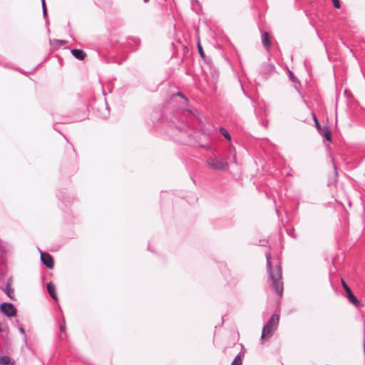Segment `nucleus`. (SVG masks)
I'll list each match as a JSON object with an SVG mask.
<instances>
[{
	"mask_svg": "<svg viewBox=\"0 0 365 365\" xmlns=\"http://www.w3.org/2000/svg\"><path fill=\"white\" fill-rule=\"evenodd\" d=\"M266 262H267V272L268 277L272 281L271 288L272 289L279 297L283 294L284 287L282 282V270L280 262L276 266L277 275L274 274L272 269V264L271 261V255L269 252H267L266 255Z\"/></svg>",
	"mask_w": 365,
	"mask_h": 365,
	"instance_id": "nucleus-1",
	"label": "nucleus"
},
{
	"mask_svg": "<svg viewBox=\"0 0 365 365\" xmlns=\"http://www.w3.org/2000/svg\"><path fill=\"white\" fill-rule=\"evenodd\" d=\"M279 322V315L276 313L272 314L269 320L262 327V336L260 338L262 343L268 340L273 336L274 331L278 327Z\"/></svg>",
	"mask_w": 365,
	"mask_h": 365,
	"instance_id": "nucleus-2",
	"label": "nucleus"
},
{
	"mask_svg": "<svg viewBox=\"0 0 365 365\" xmlns=\"http://www.w3.org/2000/svg\"><path fill=\"white\" fill-rule=\"evenodd\" d=\"M232 138L230 135V157L232 156V161H230V174L232 175V178L235 180H238L241 177V170L237 160V155L235 148L231 143Z\"/></svg>",
	"mask_w": 365,
	"mask_h": 365,
	"instance_id": "nucleus-3",
	"label": "nucleus"
},
{
	"mask_svg": "<svg viewBox=\"0 0 365 365\" xmlns=\"http://www.w3.org/2000/svg\"><path fill=\"white\" fill-rule=\"evenodd\" d=\"M212 154L213 156H210L206 160L207 166L210 169L215 170H222L225 169L227 165V159L225 158H222L220 155L214 154L213 152Z\"/></svg>",
	"mask_w": 365,
	"mask_h": 365,
	"instance_id": "nucleus-4",
	"label": "nucleus"
},
{
	"mask_svg": "<svg viewBox=\"0 0 365 365\" xmlns=\"http://www.w3.org/2000/svg\"><path fill=\"white\" fill-rule=\"evenodd\" d=\"M275 72V66L273 63L270 62L269 58L267 59V61L262 63L259 69V74L265 81L270 78Z\"/></svg>",
	"mask_w": 365,
	"mask_h": 365,
	"instance_id": "nucleus-5",
	"label": "nucleus"
},
{
	"mask_svg": "<svg viewBox=\"0 0 365 365\" xmlns=\"http://www.w3.org/2000/svg\"><path fill=\"white\" fill-rule=\"evenodd\" d=\"M313 118L315 127L319 133L323 137L324 141L331 143V131L330 128L327 125L322 127L314 114H313Z\"/></svg>",
	"mask_w": 365,
	"mask_h": 365,
	"instance_id": "nucleus-6",
	"label": "nucleus"
},
{
	"mask_svg": "<svg viewBox=\"0 0 365 365\" xmlns=\"http://www.w3.org/2000/svg\"><path fill=\"white\" fill-rule=\"evenodd\" d=\"M1 311L7 317H14L16 314V309L11 303L4 302L1 304Z\"/></svg>",
	"mask_w": 365,
	"mask_h": 365,
	"instance_id": "nucleus-7",
	"label": "nucleus"
},
{
	"mask_svg": "<svg viewBox=\"0 0 365 365\" xmlns=\"http://www.w3.org/2000/svg\"><path fill=\"white\" fill-rule=\"evenodd\" d=\"M41 260L43 264H45L48 269H53V259L51 255L46 253V252H41Z\"/></svg>",
	"mask_w": 365,
	"mask_h": 365,
	"instance_id": "nucleus-8",
	"label": "nucleus"
},
{
	"mask_svg": "<svg viewBox=\"0 0 365 365\" xmlns=\"http://www.w3.org/2000/svg\"><path fill=\"white\" fill-rule=\"evenodd\" d=\"M288 77L289 81L293 83V86L298 93L301 94L299 88L301 87V83L299 79L295 76L293 71L288 70Z\"/></svg>",
	"mask_w": 365,
	"mask_h": 365,
	"instance_id": "nucleus-9",
	"label": "nucleus"
},
{
	"mask_svg": "<svg viewBox=\"0 0 365 365\" xmlns=\"http://www.w3.org/2000/svg\"><path fill=\"white\" fill-rule=\"evenodd\" d=\"M240 346L241 351L235 356L231 363V365H242V359L245 356V349L242 344H240Z\"/></svg>",
	"mask_w": 365,
	"mask_h": 365,
	"instance_id": "nucleus-10",
	"label": "nucleus"
},
{
	"mask_svg": "<svg viewBox=\"0 0 365 365\" xmlns=\"http://www.w3.org/2000/svg\"><path fill=\"white\" fill-rule=\"evenodd\" d=\"M12 279L10 278L7 280L5 288L3 289L6 295L12 300H15L14 290L11 287Z\"/></svg>",
	"mask_w": 365,
	"mask_h": 365,
	"instance_id": "nucleus-11",
	"label": "nucleus"
},
{
	"mask_svg": "<svg viewBox=\"0 0 365 365\" xmlns=\"http://www.w3.org/2000/svg\"><path fill=\"white\" fill-rule=\"evenodd\" d=\"M345 297L348 299V301L356 307H359L360 306L361 304L359 299H357V297L355 296L352 291L345 294Z\"/></svg>",
	"mask_w": 365,
	"mask_h": 365,
	"instance_id": "nucleus-12",
	"label": "nucleus"
},
{
	"mask_svg": "<svg viewBox=\"0 0 365 365\" xmlns=\"http://www.w3.org/2000/svg\"><path fill=\"white\" fill-rule=\"evenodd\" d=\"M261 38L263 46L265 48L269 49L272 45L269 34L266 31H263L261 36Z\"/></svg>",
	"mask_w": 365,
	"mask_h": 365,
	"instance_id": "nucleus-13",
	"label": "nucleus"
},
{
	"mask_svg": "<svg viewBox=\"0 0 365 365\" xmlns=\"http://www.w3.org/2000/svg\"><path fill=\"white\" fill-rule=\"evenodd\" d=\"M71 53L75 58H76L78 60H83L86 56L85 51L81 49H72Z\"/></svg>",
	"mask_w": 365,
	"mask_h": 365,
	"instance_id": "nucleus-14",
	"label": "nucleus"
},
{
	"mask_svg": "<svg viewBox=\"0 0 365 365\" xmlns=\"http://www.w3.org/2000/svg\"><path fill=\"white\" fill-rule=\"evenodd\" d=\"M47 291L53 299H55L56 301L58 300V297L56 294V287L54 284H53L51 282L47 284Z\"/></svg>",
	"mask_w": 365,
	"mask_h": 365,
	"instance_id": "nucleus-15",
	"label": "nucleus"
},
{
	"mask_svg": "<svg viewBox=\"0 0 365 365\" xmlns=\"http://www.w3.org/2000/svg\"><path fill=\"white\" fill-rule=\"evenodd\" d=\"M229 118H230V125L231 124H234L235 123L236 125L237 128H240L241 127V125L240 124V123L238 122V120L237 118V115L232 114L230 110Z\"/></svg>",
	"mask_w": 365,
	"mask_h": 365,
	"instance_id": "nucleus-16",
	"label": "nucleus"
},
{
	"mask_svg": "<svg viewBox=\"0 0 365 365\" xmlns=\"http://www.w3.org/2000/svg\"><path fill=\"white\" fill-rule=\"evenodd\" d=\"M11 363V359L7 356H0V364L8 365Z\"/></svg>",
	"mask_w": 365,
	"mask_h": 365,
	"instance_id": "nucleus-17",
	"label": "nucleus"
},
{
	"mask_svg": "<svg viewBox=\"0 0 365 365\" xmlns=\"http://www.w3.org/2000/svg\"><path fill=\"white\" fill-rule=\"evenodd\" d=\"M286 232L289 236L292 237L294 239H296L297 237V234L295 233L294 227H292L290 228H286Z\"/></svg>",
	"mask_w": 365,
	"mask_h": 365,
	"instance_id": "nucleus-18",
	"label": "nucleus"
},
{
	"mask_svg": "<svg viewBox=\"0 0 365 365\" xmlns=\"http://www.w3.org/2000/svg\"><path fill=\"white\" fill-rule=\"evenodd\" d=\"M341 285L345 291V294L352 291L344 279H341Z\"/></svg>",
	"mask_w": 365,
	"mask_h": 365,
	"instance_id": "nucleus-19",
	"label": "nucleus"
},
{
	"mask_svg": "<svg viewBox=\"0 0 365 365\" xmlns=\"http://www.w3.org/2000/svg\"><path fill=\"white\" fill-rule=\"evenodd\" d=\"M341 285L345 291V294L352 291L344 279H341Z\"/></svg>",
	"mask_w": 365,
	"mask_h": 365,
	"instance_id": "nucleus-20",
	"label": "nucleus"
},
{
	"mask_svg": "<svg viewBox=\"0 0 365 365\" xmlns=\"http://www.w3.org/2000/svg\"><path fill=\"white\" fill-rule=\"evenodd\" d=\"M331 160H332V163H333V168H334V175H335L334 181L336 182L337 181V176H338L337 168H336V165L335 163V160H334V158H331Z\"/></svg>",
	"mask_w": 365,
	"mask_h": 365,
	"instance_id": "nucleus-21",
	"label": "nucleus"
},
{
	"mask_svg": "<svg viewBox=\"0 0 365 365\" xmlns=\"http://www.w3.org/2000/svg\"><path fill=\"white\" fill-rule=\"evenodd\" d=\"M235 78H236V81L239 83V84H240V88H241V89H242V91L243 93H244V94H245L247 98H251V97H250V96L246 93V91H245L244 87H243V86H242V82H241L240 79H239V78H237V76H235Z\"/></svg>",
	"mask_w": 365,
	"mask_h": 365,
	"instance_id": "nucleus-22",
	"label": "nucleus"
},
{
	"mask_svg": "<svg viewBox=\"0 0 365 365\" xmlns=\"http://www.w3.org/2000/svg\"><path fill=\"white\" fill-rule=\"evenodd\" d=\"M197 49H198V52H199L200 56L202 58H205V53L203 51L202 47L200 42H198V43H197Z\"/></svg>",
	"mask_w": 365,
	"mask_h": 365,
	"instance_id": "nucleus-23",
	"label": "nucleus"
},
{
	"mask_svg": "<svg viewBox=\"0 0 365 365\" xmlns=\"http://www.w3.org/2000/svg\"><path fill=\"white\" fill-rule=\"evenodd\" d=\"M331 1L334 8L339 9L341 7L340 0H331Z\"/></svg>",
	"mask_w": 365,
	"mask_h": 365,
	"instance_id": "nucleus-24",
	"label": "nucleus"
},
{
	"mask_svg": "<svg viewBox=\"0 0 365 365\" xmlns=\"http://www.w3.org/2000/svg\"><path fill=\"white\" fill-rule=\"evenodd\" d=\"M220 132L225 139L228 140V131L223 128H220Z\"/></svg>",
	"mask_w": 365,
	"mask_h": 365,
	"instance_id": "nucleus-25",
	"label": "nucleus"
},
{
	"mask_svg": "<svg viewBox=\"0 0 365 365\" xmlns=\"http://www.w3.org/2000/svg\"><path fill=\"white\" fill-rule=\"evenodd\" d=\"M364 158H365V155H364V156H363L360 160H355V161L354 162V165H353V166H354V168L358 167V166L361 163V162L364 160Z\"/></svg>",
	"mask_w": 365,
	"mask_h": 365,
	"instance_id": "nucleus-26",
	"label": "nucleus"
},
{
	"mask_svg": "<svg viewBox=\"0 0 365 365\" xmlns=\"http://www.w3.org/2000/svg\"><path fill=\"white\" fill-rule=\"evenodd\" d=\"M268 243V240H265V239H263V240H260L259 241V243H257V245H259V246H267V244Z\"/></svg>",
	"mask_w": 365,
	"mask_h": 365,
	"instance_id": "nucleus-27",
	"label": "nucleus"
},
{
	"mask_svg": "<svg viewBox=\"0 0 365 365\" xmlns=\"http://www.w3.org/2000/svg\"><path fill=\"white\" fill-rule=\"evenodd\" d=\"M238 282V279L235 277H232L231 279H230V285H236Z\"/></svg>",
	"mask_w": 365,
	"mask_h": 365,
	"instance_id": "nucleus-28",
	"label": "nucleus"
},
{
	"mask_svg": "<svg viewBox=\"0 0 365 365\" xmlns=\"http://www.w3.org/2000/svg\"><path fill=\"white\" fill-rule=\"evenodd\" d=\"M41 4H42V8H43V16H46L47 13H46V7L45 0H41Z\"/></svg>",
	"mask_w": 365,
	"mask_h": 365,
	"instance_id": "nucleus-29",
	"label": "nucleus"
},
{
	"mask_svg": "<svg viewBox=\"0 0 365 365\" xmlns=\"http://www.w3.org/2000/svg\"><path fill=\"white\" fill-rule=\"evenodd\" d=\"M176 96H180V97H182V98H184V99H185V102H187V101H188L187 98L183 95V93H182L181 92H178V93H177Z\"/></svg>",
	"mask_w": 365,
	"mask_h": 365,
	"instance_id": "nucleus-30",
	"label": "nucleus"
},
{
	"mask_svg": "<svg viewBox=\"0 0 365 365\" xmlns=\"http://www.w3.org/2000/svg\"><path fill=\"white\" fill-rule=\"evenodd\" d=\"M262 125L263 127L267 128V125H268V121L267 120H263L262 122Z\"/></svg>",
	"mask_w": 365,
	"mask_h": 365,
	"instance_id": "nucleus-31",
	"label": "nucleus"
},
{
	"mask_svg": "<svg viewBox=\"0 0 365 365\" xmlns=\"http://www.w3.org/2000/svg\"><path fill=\"white\" fill-rule=\"evenodd\" d=\"M275 212H276V214L277 215L278 217L280 218L281 213L277 207L275 208Z\"/></svg>",
	"mask_w": 365,
	"mask_h": 365,
	"instance_id": "nucleus-32",
	"label": "nucleus"
},
{
	"mask_svg": "<svg viewBox=\"0 0 365 365\" xmlns=\"http://www.w3.org/2000/svg\"><path fill=\"white\" fill-rule=\"evenodd\" d=\"M304 66L306 70L307 71V72H309V70H308V63L306 61L304 62Z\"/></svg>",
	"mask_w": 365,
	"mask_h": 365,
	"instance_id": "nucleus-33",
	"label": "nucleus"
},
{
	"mask_svg": "<svg viewBox=\"0 0 365 365\" xmlns=\"http://www.w3.org/2000/svg\"><path fill=\"white\" fill-rule=\"evenodd\" d=\"M184 112H185V113H187L191 114V115H195V114L192 113V110H184Z\"/></svg>",
	"mask_w": 365,
	"mask_h": 365,
	"instance_id": "nucleus-34",
	"label": "nucleus"
},
{
	"mask_svg": "<svg viewBox=\"0 0 365 365\" xmlns=\"http://www.w3.org/2000/svg\"><path fill=\"white\" fill-rule=\"evenodd\" d=\"M19 331H20L22 334H24V335L25 334V331H24V328L20 327V328L19 329Z\"/></svg>",
	"mask_w": 365,
	"mask_h": 365,
	"instance_id": "nucleus-35",
	"label": "nucleus"
},
{
	"mask_svg": "<svg viewBox=\"0 0 365 365\" xmlns=\"http://www.w3.org/2000/svg\"><path fill=\"white\" fill-rule=\"evenodd\" d=\"M65 329H66V327L65 325H61L60 327V329L61 331H65Z\"/></svg>",
	"mask_w": 365,
	"mask_h": 365,
	"instance_id": "nucleus-36",
	"label": "nucleus"
},
{
	"mask_svg": "<svg viewBox=\"0 0 365 365\" xmlns=\"http://www.w3.org/2000/svg\"><path fill=\"white\" fill-rule=\"evenodd\" d=\"M202 148H205V149H207V150H209L210 149V147L209 145H201Z\"/></svg>",
	"mask_w": 365,
	"mask_h": 365,
	"instance_id": "nucleus-37",
	"label": "nucleus"
},
{
	"mask_svg": "<svg viewBox=\"0 0 365 365\" xmlns=\"http://www.w3.org/2000/svg\"><path fill=\"white\" fill-rule=\"evenodd\" d=\"M183 135H187L188 137H190V134L187 133V131H185V133H183Z\"/></svg>",
	"mask_w": 365,
	"mask_h": 365,
	"instance_id": "nucleus-38",
	"label": "nucleus"
},
{
	"mask_svg": "<svg viewBox=\"0 0 365 365\" xmlns=\"http://www.w3.org/2000/svg\"><path fill=\"white\" fill-rule=\"evenodd\" d=\"M181 143H184V144H187V143H187V141H185V140H182Z\"/></svg>",
	"mask_w": 365,
	"mask_h": 365,
	"instance_id": "nucleus-39",
	"label": "nucleus"
},
{
	"mask_svg": "<svg viewBox=\"0 0 365 365\" xmlns=\"http://www.w3.org/2000/svg\"><path fill=\"white\" fill-rule=\"evenodd\" d=\"M229 45H230V47L232 46V44L230 42L229 43Z\"/></svg>",
	"mask_w": 365,
	"mask_h": 365,
	"instance_id": "nucleus-40",
	"label": "nucleus"
},
{
	"mask_svg": "<svg viewBox=\"0 0 365 365\" xmlns=\"http://www.w3.org/2000/svg\"><path fill=\"white\" fill-rule=\"evenodd\" d=\"M144 1H145V2H148V0H144Z\"/></svg>",
	"mask_w": 365,
	"mask_h": 365,
	"instance_id": "nucleus-41",
	"label": "nucleus"
}]
</instances>
